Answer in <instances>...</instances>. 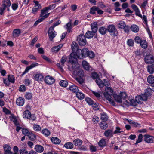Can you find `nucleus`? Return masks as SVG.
<instances>
[{
  "label": "nucleus",
  "instance_id": "7",
  "mask_svg": "<svg viewBox=\"0 0 154 154\" xmlns=\"http://www.w3.org/2000/svg\"><path fill=\"white\" fill-rule=\"evenodd\" d=\"M145 63L147 64H151L154 62V57L150 54L146 55L144 58Z\"/></svg>",
  "mask_w": 154,
  "mask_h": 154
},
{
  "label": "nucleus",
  "instance_id": "26",
  "mask_svg": "<svg viewBox=\"0 0 154 154\" xmlns=\"http://www.w3.org/2000/svg\"><path fill=\"white\" fill-rule=\"evenodd\" d=\"M52 143L55 144H59L61 142L60 139L56 137H53L51 139Z\"/></svg>",
  "mask_w": 154,
  "mask_h": 154
},
{
  "label": "nucleus",
  "instance_id": "55",
  "mask_svg": "<svg viewBox=\"0 0 154 154\" xmlns=\"http://www.w3.org/2000/svg\"><path fill=\"white\" fill-rule=\"evenodd\" d=\"M32 94L31 93H27L25 94V97L26 99L29 100L32 98Z\"/></svg>",
  "mask_w": 154,
  "mask_h": 154
},
{
  "label": "nucleus",
  "instance_id": "35",
  "mask_svg": "<svg viewBox=\"0 0 154 154\" xmlns=\"http://www.w3.org/2000/svg\"><path fill=\"white\" fill-rule=\"evenodd\" d=\"M76 97L79 100H82L85 97L84 94L82 93L79 92H77L76 93Z\"/></svg>",
  "mask_w": 154,
  "mask_h": 154
},
{
  "label": "nucleus",
  "instance_id": "41",
  "mask_svg": "<svg viewBox=\"0 0 154 154\" xmlns=\"http://www.w3.org/2000/svg\"><path fill=\"white\" fill-rule=\"evenodd\" d=\"M147 81L150 84H153L154 83V77L152 75L149 76L147 78Z\"/></svg>",
  "mask_w": 154,
  "mask_h": 154
},
{
  "label": "nucleus",
  "instance_id": "32",
  "mask_svg": "<svg viewBox=\"0 0 154 154\" xmlns=\"http://www.w3.org/2000/svg\"><path fill=\"white\" fill-rule=\"evenodd\" d=\"M101 119L102 122L107 121L108 119V117L106 113L103 112L101 114Z\"/></svg>",
  "mask_w": 154,
  "mask_h": 154
},
{
  "label": "nucleus",
  "instance_id": "47",
  "mask_svg": "<svg viewBox=\"0 0 154 154\" xmlns=\"http://www.w3.org/2000/svg\"><path fill=\"white\" fill-rule=\"evenodd\" d=\"M97 7L94 6L90 8V12L91 14H95L96 13L95 11L97 10Z\"/></svg>",
  "mask_w": 154,
  "mask_h": 154
},
{
  "label": "nucleus",
  "instance_id": "33",
  "mask_svg": "<svg viewBox=\"0 0 154 154\" xmlns=\"http://www.w3.org/2000/svg\"><path fill=\"white\" fill-rule=\"evenodd\" d=\"M98 144L99 146L100 147H105L106 145V142L105 140L102 139L99 141Z\"/></svg>",
  "mask_w": 154,
  "mask_h": 154
},
{
  "label": "nucleus",
  "instance_id": "54",
  "mask_svg": "<svg viewBox=\"0 0 154 154\" xmlns=\"http://www.w3.org/2000/svg\"><path fill=\"white\" fill-rule=\"evenodd\" d=\"M92 93L98 99H100L101 97V95L97 92L92 91Z\"/></svg>",
  "mask_w": 154,
  "mask_h": 154
},
{
  "label": "nucleus",
  "instance_id": "16",
  "mask_svg": "<svg viewBox=\"0 0 154 154\" xmlns=\"http://www.w3.org/2000/svg\"><path fill=\"white\" fill-rule=\"evenodd\" d=\"M64 27L67 30V32H66L67 33H69L72 32V26L71 21L68 22L64 26Z\"/></svg>",
  "mask_w": 154,
  "mask_h": 154
},
{
  "label": "nucleus",
  "instance_id": "2",
  "mask_svg": "<svg viewBox=\"0 0 154 154\" xmlns=\"http://www.w3.org/2000/svg\"><path fill=\"white\" fill-rule=\"evenodd\" d=\"M78 53L76 56V61L77 59H81L83 57H89L91 59L94 58L95 57V54L94 52L91 51H89L87 48H84L82 50L81 49L78 50Z\"/></svg>",
  "mask_w": 154,
  "mask_h": 154
},
{
  "label": "nucleus",
  "instance_id": "9",
  "mask_svg": "<svg viewBox=\"0 0 154 154\" xmlns=\"http://www.w3.org/2000/svg\"><path fill=\"white\" fill-rule=\"evenodd\" d=\"M44 81L46 84L49 85L52 84L55 82V81L54 78L49 75L46 76L45 77Z\"/></svg>",
  "mask_w": 154,
  "mask_h": 154
},
{
  "label": "nucleus",
  "instance_id": "31",
  "mask_svg": "<svg viewBox=\"0 0 154 154\" xmlns=\"http://www.w3.org/2000/svg\"><path fill=\"white\" fill-rule=\"evenodd\" d=\"M73 143L75 146H79L82 144L83 141L82 140L77 138L73 140Z\"/></svg>",
  "mask_w": 154,
  "mask_h": 154
},
{
  "label": "nucleus",
  "instance_id": "20",
  "mask_svg": "<svg viewBox=\"0 0 154 154\" xmlns=\"http://www.w3.org/2000/svg\"><path fill=\"white\" fill-rule=\"evenodd\" d=\"M100 128L102 130H106L108 128V125L106 121H103L100 122L99 124Z\"/></svg>",
  "mask_w": 154,
  "mask_h": 154
},
{
  "label": "nucleus",
  "instance_id": "5",
  "mask_svg": "<svg viewBox=\"0 0 154 154\" xmlns=\"http://www.w3.org/2000/svg\"><path fill=\"white\" fill-rule=\"evenodd\" d=\"M48 10L47 8H46V7L43 9L41 10V13L40 14V16L41 17L39 18V23L42 22L45 19L47 18L49 16L50 13L46 14L48 12Z\"/></svg>",
  "mask_w": 154,
  "mask_h": 154
},
{
  "label": "nucleus",
  "instance_id": "52",
  "mask_svg": "<svg viewBox=\"0 0 154 154\" xmlns=\"http://www.w3.org/2000/svg\"><path fill=\"white\" fill-rule=\"evenodd\" d=\"M22 131L23 134L25 136H27L28 134H29L30 132L28 130L26 129L23 128L22 130Z\"/></svg>",
  "mask_w": 154,
  "mask_h": 154
},
{
  "label": "nucleus",
  "instance_id": "64",
  "mask_svg": "<svg viewBox=\"0 0 154 154\" xmlns=\"http://www.w3.org/2000/svg\"><path fill=\"white\" fill-rule=\"evenodd\" d=\"M20 154H28V152L24 149H21L20 150Z\"/></svg>",
  "mask_w": 154,
  "mask_h": 154
},
{
  "label": "nucleus",
  "instance_id": "51",
  "mask_svg": "<svg viewBox=\"0 0 154 154\" xmlns=\"http://www.w3.org/2000/svg\"><path fill=\"white\" fill-rule=\"evenodd\" d=\"M90 150L91 152H96L97 149L95 146L91 145L90 146Z\"/></svg>",
  "mask_w": 154,
  "mask_h": 154
},
{
  "label": "nucleus",
  "instance_id": "63",
  "mask_svg": "<svg viewBox=\"0 0 154 154\" xmlns=\"http://www.w3.org/2000/svg\"><path fill=\"white\" fill-rule=\"evenodd\" d=\"M131 105L134 106H135L137 105V102L134 99H131L130 100Z\"/></svg>",
  "mask_w": 154,
  "mask_h": 154
},
{
  "label": "nucleus",
  "instance_id": "53",
  "mask_svg": "<svg viewBox=\"0 0 154 154\" xmlns=\"http://www.w3.org/2000/svg\"><path fill=\"white\" fill-rule=\"evenodd\" d=\"M141 18L142 19V20L143 23L146 24L147 26V20L146 16V15H143V16H142V17Z\"/></svg>",
  "mask_w": 154,
  "mask_h": 154
},
{
  "label": "nucleus",
  "instance_id": "13",
  "mask_svg": "<svg viewBox=\"0 0 154 154\" xmlns=\"http://www.w3.org/2000/svg\"><path fill=\"white\" fill-rule=\"evenodd\" d=\"M3 148L5 154H12V152L11 151V147L8 144H5L3 146Z\"/></svg>",
  "mask_w": 154,
  "mask_h": 154
},
{
  "label": "nucleus",
  "instance_id": "38",
  "mask_svg": "<svg viewBox=\"0 0 154 154\" xmlns=\"http://www.w3.org/2000/svg\"><path fill=\"white\" fill-rule=\"evenodd\" d=\"M73 144L71 142H67L64 145V147L67 149H71L73 147Z\"/></svg>",
  "mask_w": 154,
  "mask_h": 154
},
{
  "label": "nucleus",
  "instance_id": "62",
  "mask_svg": "<svg viewBox=\"0 0 154 154\" xmlns=\"http://www.w3.org/2000/svg\"><path fill=\"white\" fill-rule=\"evenodd\" d=\"M59 49L56 46H55L51 48V51L52 52L57 53L59 51Z\"/></svg>",
  "mask_w": 154,
  "mask_h": 154
},
{
  "label": "nucleus",
  "instance_id": "44",
  "mask_svg": "<svg viewBox=\"0 0 154 154\" xmlns=\"http://www.w3.org/2000/svg\"><path fill=\"white\" fill-rule=\"evenodd\" d=\"M8 79L10 82L14 83L15 81V77L13 75H8Z\"/></svg>",
  "mask_w": 154,
  "mask_h": 154
},
{
  "label": "nucleus",
  "instance_id": "50",
  "mask_svg": "<svg viewBox=\"0 0 154 154\" xmlns=\"http://www.w3.org/2000/svg\"><path fill=\"white\" fill-rule=\"evenodd\" d=\"M67 60V57L66 56L64 55L62 57L60 60V62L62 65H63L64 63L66 62Z\"/></svg>",
  "mask_w": 154,
  "mask_h": 154
},
{
  "label": "nucleus",
  "instance_id": "4",
  "mask_svg": "<svg viewBox=\"0 0 154 154\" xmlns=\"http://www.w3.org/2000/svg\"><path fill=\"white\" fill-rule=\"evenodd\" d=\"M107 31L110 33V35H112L114 36H116L118 34V32L115 26L114 25H109L107 26Z\"/></svg>",
  "mask_w": 154,
  "mask_h": 154
},
{
  "label": "nucleus",
  "instance_id": "36",
  "mask_svg": "<svg viewBox=\"0 0 154 154\" xmlns=\"http://www.w3.org/2000/svg\"><path fill=\"white\" fill-rule=\"evenodd\" d=\"M140 46L144 49H146L148 46L147 42L145 40H143L140 43Z\"/></svg>",
  "mask_w": 154,
  "mask_h": 154
},
{
  "label": "nucleus",
  "instance_id": "10",
  "mask_svg": "<svg viewBox=\"0 0 154 154\" xmlns=\"http://www.w3.org/2000/svg\"><path fill=\"white\" fill-rule=\"evenodd\" d=\"M114 134L112 129H107L103 133V135L105 137L109 138L113 137Z\"/></svg>",
  "mask_w": 154,
  "mask_h": 154
},
{
  "label": "nucleus",
  "instance_id": "45",
  "mask_svg": "<svg viewBox=\"0 0 154 154\" xmlns=\"http://www.w3.org/2000/svg\"><path fill=\"white\" fill-rule=\"evenodd\" d=\"M42 133L45 136L48 137L50 134V131L47 129H44L42 131Z\"/></svg>",
  "mask_w": 154,
  "mask_h": 154
},
{
  "label": "nucleus",
  "instance_id": "11",
  "mask_svg": "<svg viewBox=\"0 0 154 154\" xmlns=\"http://www.w3.org/2000/svg\"><path fill=\"white\" fill-rule=\"evenodd\" d=\"M144 140L146 142L150 143H152L154 142V137L149 134L144 135Z\"/></svg>",
  "mask_w": 154,
  "mask_h": 154
},
{
  "label": "nucleus",
  "instance_id": "42",
  "mask_svg": "<svg viewBox=\"0 0 154 154\" xmlns=\"http://www.w3.org/2000/svg\"><path fill=\"white\" fill-rule=\"evenodd\" d=\"M60 86L63 87H66L68 85V83L66 81L62 80L60 81L59 83Z\"/></svg>",
  "mask_w": 154,
  "mask_h": 154
},
{
  "label": "nucleus",
  "instance_id": "39",
  "mask_svg": "<svg viewBox=\"0 0 154 154\" xmlns=\"http://www.w3.org/2000/svg\"><path fill=\"white\" fill-rule=\"evenodd\" d=\"M55 31H54L53 32L48 33V36L50 41H52L54 38L57 35Z\"/></svg>",
  "mask_w": 154,
  "mask_h": 154
},
{
  "label": "nucleus",
  "instance_id": "40",
  "mask_svg": "<svg viewBox=\"0 0 154 154\" xmlns=\"http://www.w3.org/2000/svg\"><path fill=\"white\" fill-rule=\"evenodd\" d=\"M85 101L89 105H92L94 102L90 98L87 97L85 98Z\"/></svg>",
  "mask_w": 154,
  "mask_h": 154
},
{
  "label": "nucleus",
  "instance_id": "49",
  "mask_svg": "<svg viewBox=\"0 0 154 154\" xmlns=\"http://www.w3.org/2000/svg\"><path fill=\"white\" fill-rule=\"evenodd\" d=\"M127 44L130 47H132L134 45V42L132 39H130L128 40L127 42Z\"/></svg>",
  "mask_w": 154,
  "mask_h": 154
},
{
  "label": "nucleus",
  "instance_id": "17",
  "mask_svg": "<svg viewBox=\"0 0 154 154\" xmlns=\"http://www.w3.org/2000/svg\"><path fill=\"white\" fill-rule=\"evenodd\" d=\"M151 95V94L147 89H146L145 91L144 94H142L144 98V100L145 101L147 100L148 98Z\"/></svg>",
  "mask_w": 154,
  "mask_h": 154
},
{
  "label": "nucleus",
  "instance_id": "34",
  "mask_svg": "<svg viewBox=\"0 0 154 154\" xmlns=\"http://www.w3.org/2000/svg\"><path fill=\"white\" fill-rule=\"evenodd\" d=\"M91 76L94 79H96L95 81L97 79L98 82H99V81H100L101 79L99 78V75L96 72H93L91 73Z\"/></svg>",
  "mask_w": 154,
  "mask_h": 154
},
{
  "label": "nucleus",
  "instance_id": "60",
  "mask_svg": "<svg viewBox=\"0 0 154 154\" xmlns=\"http://www.w3.org/2000/svg\"><path fill=\"white\" fill-rule=\"evenodd\" d=\"M56 7L55 4H51L49 5L48 7H46V8H47L49 10H52L54 9Z\"/></svg>",
  "mask_w": 154,
  "mask_h": 154
},
{
  "label": "nucleus",
  "instance_id": "23",
  "mask_svg": "<svg viewBox=\"0 0 154 154\" xmlns=\"http://www.w3.org/2000/svg\"><path fill=\"white\" fill-rule=\"evenodd\" d=\"M23 117L26 119H29L31 117V113L29 110H26L23 112Z\"/></svg>",
  "mask_w": 154,
  "mask_h": 154
},
{
  "label": "nucleus",
  "instance_id": "14",
  "mask_svg": "<svg viewBox=\"0 0 154 154\" xmlns=\"http://www.w3.org/2000/svg\"><path fill=\"white\" fill-rule=\"evenodd\" d=\"M91 27L92 31L95 33H96L98 30L97 23L96 22H94L91 25Z\"/></svg>",
  "mask_w": 154,
  "mask_h": 154
},
{
  "label": "nucleus",
  "instance_id": "25",
  "mask_svg": "<svg viewBox=\"0 0 154 154\" xmlns=\"http://www.w3.org/2000/svg\"><path fill=\"white\" fill-rule=\"evenodd\" d=\"M98 31L102 35H104L106 34L107 31V28L106 29L105 27L102 26L99 28Z\"/></svg>",
  "mask_w": 154,
  "mask_h": 154
},
{
  "label": "nucleus",
  "instance_id": "3",
  "mask_svg": "<svg viewBox=\"0 0 154 154\" xmlns=\"http://www.w3.org/2000/svg\"><path fill=\"white\" fill-rule=\"evenodd\" d=\"M71 48L72 52L70 54V57L69 58V62L71 63L76 62V56L78 53V50L80 49L79 48L78 44L75 42H73L71 44Z\"/></svg>",
  "mask_w": 154,
  "mask_h": 154
},
{
  "label": "nucleus",
  "instance_id": "1",
  "mask_svg": "<svg viewBox=\"0 0 154 154\" xmlns=\"http://www.w3.org/2000/svg\"><path fill=\"white\" fill-rule=\"evenodd\" d=\"M74 63H72V66L70 67L68 66V69L73 72V74L75 76V80L81 84L84 82L83 77L84 73L82 69L80 68L78 65H75Z\"/></svg>",
  "mask_w": 154,
  "mask_h": 154
},
{
  "label": "nucleus",
  "instance_id": "61",
  "mask_svg": "<svg viewBox=\"0 0 154 154\" xmlns=\"http://www.w3.org/2000/svg\"><path fill=\"white\" fill-rule=\"evenodd\" d=\"M121 130V128L119 127H116V130L113 132V133L114 134H118L119 133H120L122 131H120V130Z\"/></svg>",
  "mask_w": 154,
  "mask_h": 154
},
{
  "label": "nucleus",
  "instance_id": "56",
  "mask_svg": "<svg viewBox=\"0 0 154 154\" xmlns=\"http://www.w3.org/2000/svg\"><path fill=\"white\" fill-rule=\"evenodd\" d=\"M41 57L44 60H45L46 61L49 63L51 62V60L47 56L42 54L41 55Z\"/></svg>",
  "mask_w": 154,
  "mask_h": 154
},
{
  "label": "nucleus",
  "instance_id": "27",
  "mask_svg": "<svg viewBox=\"0 0 154 154\" xmlns=\"http://www.w3.org/2000/svg\"><path fill=\"white\" fill-rule=\"evenodd\" d=\"M131 30L134 32L136 33L138 32L139 29V27L136 25H132L130 27Z\"/></svg>",
  "mask_w": 154,
  "mask_h": 154
},
{
  "label": "nucleus",
  "instance_id": "18",
  "mask_svg": "<svg viewBox=\"0 0 154 154\" xmlns=\"http://www.w3.org/2000/svg\"><path fill=\"white\" fill-rule=\"evenodd\" d=\"M95 34V33L93 32L92 31H88L86 33L85 36L86 38L91 39L93 37Z\"/></svg>",
  "mask_w": 154,
  "mask_h": 154
},
{
  "label": "nucleus",
  "instance_id": "59",
  "mask_svg": "<svg viewBox=\"0 0 154 154\" xmlns=\"http://www.w3.org/2000/svg\"><path fill=\"white\" fill-rule=\"evenodd\" d=\"M119 95L121 97V98H122H122L124 100H125L126 98L127 94H126L125 92H121L120 93Z\"/></svg>",
  "mask_w": 154,
  "mask_h": 154
},
{
  "label": "nucleus",
  "instance_id": "6",
  "mask_svg": "<svg viewBox=\"0 0 154 154\" xmlns=\"http://www.w3.org/2000/svg\"><path fill=\"white\" fill-rule=\"evenodd\" d=\"M78 42L80 46H85L87 43V41L83 34H80L77 37Z\"/></svg>",
  "mask_w": 154,
  "mask_h": 154
},
{
  "label": "nucleus",
  "instance_id": "15",
  "mask_svg": "<svg viewBox=\"0 0 154 154\" xmlns=\"http://www.w3.org/2000/svg\"><path fill=\"white\" fill-rule=\"evenodd\" d=\"M3 8L5 10L6 8H8L11 6V3L10 0H3L2 2Z\"/></svg>",
  "mask_w": 154,
  "mask_h": 154
},
{
  "label": "nucleus",
  "instance_id": "22",
  "mask_svg": "<svg viewBox=\"0 0 154 154\" xmlns=\"http://www.w3.org/2000/svg\"><path fill=\"white\" fill-rule=\"evenodd\" d=\"M21 31L19 29H16L14 30L12 33V35L14 38L18 37L20 34Z\"/></svg>",
  "mask_w": 154,
  "mask_h": 154
},
{
  "label": "nucleus",
  "instance_id": "30",
  "mask_svg": "<svg viewBox=\"0 0 154 154\" xmlns=\"http://www.w3.org/2000/svg\"><path fill=\"white\" fill-rule=\"evenodd\" d=\"M147 70L149 73L151 74L153 73L154 72V64L148 65Z\"/></svg>",
  "mask_w": 154,
  "mask_h": 154
},
{
  "label": "nucleus",
  "instance_id": "29",
  "mask_svg": "<svg viewBox=\"0 0 154 154\" xmlns=\"http://www.w3.org/2000/svg\"><path fill=\"white\" fill-rule=\"evenodd\" d=\"M33 2L35 3V5L33 7L32 11L33 13L35 14L36 12L38 10V1H37L34 0Z\"/></svg>",
  "mask_w": 154,
  "mask_h": 154
},
{
  "label": "nucleus",
  "instance_id": "58",
  "mask_svg": "<svg viewBox=\"0 0 154 154\" xmlns=\"http://www.w3.org/2000/svg\"><path fill=\"white\" fill-rule=\"evenodd\" d=\"M142 40L138 36L135 37L134 38L135 42L137 44H140Z\"/></svg>",
  "mask_w": 154,
  "mask_h": 154
},
{
  "label": "nucleus",
  "instance_id": "28",
  "mask_svg": "<svg viewBox=\"0 0 154 154\" xmlns=\"http://www.w3.org/2000/svg\"><path fill=\"white\" fill-rule=\"evenodd\" d=\"M82 65L85 70L88 71L90 69V66L89 63L87 61L84 60L82 63Z\"/></svg>",
  "mask_w": 154,
  "mask_h": 154
},
{
  "label": "nucleus",
  "instance_id": "24",
  "mask_svg": "<svg viewBox=\"0 0 154 154\" xmlns=\"http://www.w3.org/2000/svg\"><path fill=\"white\" fill-rule=\"evenodd\" d=\"M135 100L138 103L141 104L142 101H144L143 97L142 95H138L135 97Z\"/></svg>",
  "mask_w": 154,
  "mask_h": 154
},
{
  "label": "nucleus",
  "instance_id": "57",
  "mask_svg": "<svg viewBox=\"0 0 154 154\" xmlns=\"http://www.w3.org/2000/svg\"><path fill=\"white\" fill-rule=\"evenodd\" d=\"M92 121L94 122L95 123H98L99 121V119L98 117L96 116H94L93 117Z\"/></svg>",
  "mask_w": 154,
  "mask_h": 154
},
{
  "label": "nucleus",
  "instance_id": "19",
  "mask_svg": "<svg viewBox=\"0 0 154 154\" xmlns=\"http://www.w3.org/2000/svg\"><path fill=\"white\" fill-rule=\"evenodd\" d=\"M16 103L17 105L22 106L24 104V99L22 97H19L17 99Z\"/></svg>",
  "mask_w": 154,
  "mask_h": 154
},
{
  "label": "nucleus",
  "instance_id": "8",
  "mask_svg": "<svg viewBox=\"0 0 154 154\" xmlns=\"http://www.w3.org/2000/svg\"><path fill=\"white\" fill-rule=\"evenodd\" d=\"M96 82L98 86L100 88H103L104 86L106 87L109 86V82L107 80L104 79L102 81L101 80L100 81L98 82V80L97 79L96 81Z\"/></svg>",
  "mask_w": 154,
  "mask_h": 154
},
{
  "label": "nucleus",
  "instance_id": "21",
  "mask_svg": "<svg viewBox=\"0 0 154 154\" xmlns=\"http://www.w3.org/2000/svg\"><path fill=\"white\" fill-rule=\"evenodd\" d=\"M69 90L73 93H77V92L79 91L78 87L74 84H73L72 85H69Z\"/></svg>",
  "mask_w": 154,
  "mask_h": 154
},
{
  "label": "nucleus",
  "instance_id": "43",
  "mask_svg": "<svg viewBox=\"0 0 154 154\" xmlns=\"http://www.w3.org/2000/svg\"><path fill=\"white\" fill-rule=\"evenodd\" d=\"M114 98L116 101L119 103H121L122 102V98L120 95H116L114 96Z\"/></svg>",
  "mask_w": 154,
  "mask_h": 154
},
{
  "label": "nucleus",
  "instance_id": "37",
  "mask_svg": "<svg viewBox=\"0 0 154 154\" xmlns=\"http://www.w3.org/2000/svg\"><path fill=\"white\" fill-rule=\"evenodd\" d=\"M126 25L125 23L123 21H120L118 24V28L120 29H123L125 28Z\"/></svg>",
  "mask_w": 154,
  "mask_h": 154
},
{
  "label": "nucleus",
  "instance_id": "46",
  "mask_svg": "<svg viewBox=\"0 0 154 154\" xmlns=\"http://www.w3.org/2000/svg\"><path fill=\"white\" fill-rule=\"evenodd\" d=\"M27 136L29 139L31 140L34 141L36 139L35 136L32 133L30 132L29 134H28Z\"/></svg>",
  "mask_w": 154,
  "mask_h": 154
},
{
  "label": "nucleus",
  "instance_id": "12",
  "mask_svg": "<svg viewBox=\"0 0 154 154\" xmlns=\"http://www.w3.org/2000/svg\"><path fill=\"white\" fill-rule=\"evenodd\" d=\"M38 65V63H33L30 66H27L26 69L23 72L22 75H23L25 74L26 73L28 72L29 71L32 69L37 66Z\"/></svg>",
  "mask_w": 154,
  "mask_h": 154
},
{
  "label": "nucleus",
  "instance_id": "48",
  "mask_svg": "<svg viewBox=\"0 0 154 154\" xmlns=\"http://www.w3.org/2000/svg\"><path fill=\"white\" fill-rule=\"evenodd\" d=\"M143 140V135L141 134H140L138 137L137 140L135 143V145L141 142Z\"/></svg>",
  "mask_w": 154,
  "mask_h": 154
}]
</instances>
